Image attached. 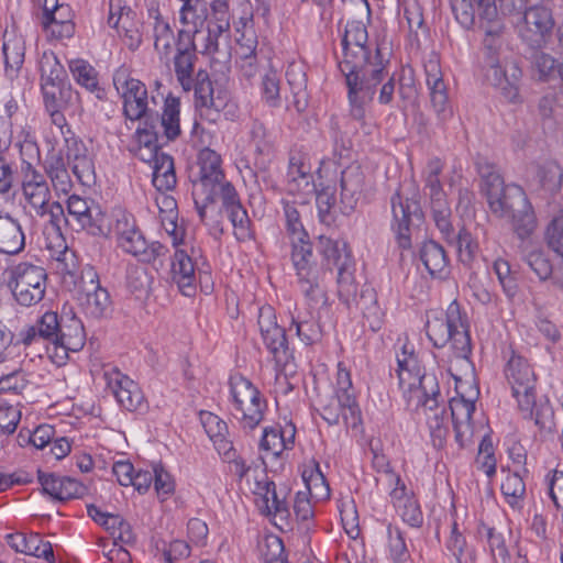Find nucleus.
I'll return each instance as SVG.
<instances>
[{"label": "nucleus", "instance_id": "4d7b16f0", "mask_svg": "<svg viewBox=\"0 0 563 563\" xmlns=\"http://www.w3.org/2000/svg\"><path fill=\"white\" fill-rule=\"evenodd\" d=\"M456 357L468 358L472 353L471 335L465 314L462 313V327L452 331L450 341Z\"/></svg>", "mask_w": 563, "mask_h": 563}, {"label": "nucleus", "instance_id": "6ab92c4d", "mask_svg": "<svg viewBox=\"0 0 563 563\" xmlns=\"http://www.w3.org/2000/svg\"><path fill=\"white\" fill-rule=\"evenodd\" d=\"M37 477L43 493L58 501L81 498L87 492V487L82 483L69 476L38 471Z\"/></svg>", "mask_w": 563, "mask_h": 563}, {"label": "nucleus", "instance_id": "9b49d317", "mask_svg": "<svg viewBox=\"0 0 563 563\" xmlns=\"http://www.w3.org/2000/svg\"><path fill=\"white\" fill-rule=\"evenodd\" d=\"M347 87V99L350 103V115L356 121H364L365 107L369 103L376 92L377 85L384 81L387 76L385 66L376 64L369 69V75H343Z\"/></svg>", "mask_w": 563, "mask_h": 563}, {"label": "nucleus", "instance_id": "de8ad7c7", "mask_svg": "<svg viewBox=\"0 0 563 563\" xmlns=\"http://www.w3.org/2000/svg\"><path fill=\"white\" fill-rule=\"evenodd\" d=\"M511 530L500 531L496 528L487 529V541L497 563H511V556L508 549V541L511 539Z\"/></svg>", "mask_w": 563, "mask_h": 563}, {"label": "nucleus", "instance_id": "f3484780", "mask_svg": "<svg viewBox=\"0 0 563 563\" xmlns=\"http://www.w3.org/2000/svg\"><path fill=\"white\" fill-rule=\"evenodd\" d=\"M457 395L450 400V410L455 440L461 448H464L471 442L474 432L472 416L475 411V399L465 398L460 391Z\"/></svg>", "mask_w": 563, "mask_h": 563}, {"label": "nucleus", "instance_id": "5701e85b", "mask_svg": "<svg viewBox=\"0 0 563 563\" xmlns=\"http://www.w3.org/2000/svg\"><path fill=\"white\" fill-rule=\"evenodd\" d=\"M355 303L356 308L362 311L363 327H368L372 332H377L382 329L384 323L385 312L378 305L377 294L375 289L368 285H364L361 292L357 294V286L355 285V295L351 296L350 303Z\"/></svg>", "mask_w": 563, "mask_h": 563}, {"label": "nucleus", "instance_id": "a18cd8bd", "mask_svg": "<svg viewBox=\"0 0 563 563\" xmlns=\"http://www.w3.org/2000/svg\"><path fill=\"white\" fill-rule=\"evenodd\" d=\"M398 367L396 369L399 387L404 394L410 395V382H413L415 373L421 371L418 365L417 356L413 351H408L407 345H404L401 356L397 355Z\"/></svg>", "mask_w": 563, "mask_h": 563}, {"label": "nucleus", "instance_id": "9d476101", "mask_svg": "<svg viewBox=\"0 0 563 563\" xmlns=\"http://www.w3.org/2000/svg\"><path fill=\"white\" fill-rule=\"evenodd\" d=\"M77 301L82 312L92 319L106 318L111 312L110 294L100 285L99 275L91 266L81 271L77 283Z\"/></svg>", "mask_w": 563, "mask_h": 563}, {"label": "nucleus", "instance_id": "13d9d810", "mask_svg": "<svg viewBox=\"0 0 563 563\" xmlns=\"http://www.w3.org/2000/svg\"><path fill=\"white\" fill-rule=\"evenodd\" d=\"M493 269L507 297L512 298L518 292V284L515 274L511 272L508 261L497 258L493 264Z\"/></svg>", "mask_w": 563, "mask_h": 563}, {"label": "nucleus", "instance_id": "bf43d9fd", "mask_svg": "<svg viewBox=\"0 0 563 563\" xmlns=\"http://www.w3.org/2000/svg\"><path fill=\"white\" fill-rule=\"evenodd\" d=\"M318 216L322 223L331 224L334 221L333 208L335 205L334 190L331 187L316 190Z\"/></svg>", "mask_w": 563, "mask_h": 563}, {"label": "nucleus", "instance_id": "bb28decb", "mask_svg": "<svg viewBox=\"0 0 563 563\" xmlns=\"http://www.w3.org/2000/svg\"><path fill=\"white\" fill-rule=\"evenodd\" d=\"M26 42L22 34L14 30L3 34L2 53L4 56V70L10 79L18 77L25 58Z\"/></svg>", "mask_w": 563, "mask_h": 563}, {"label": "nucleus", "instance_id": "f257e3e1", "mask_svg": "<svg viewBox=\"0 0 563 563\" xmlns=\"http://www.w3.org/2000/svg\"><path fill=\"white\" fill-rule=\"evenodd\" d=\"M479 7V27L484 31L483 63L486 68V79L500 90L509 102L519 99V87L522 70L515 62L500 60L503 46V21L499 19L498 7L495 0H476Z\"/></svg>", "mask_w": 563, "mask_h": 563}, {"label": "nucleus", "instance_id": "603ef678", "mask_svg": "<svg viewBox=\"0 0 563 563\" xmlns=\"http://www.w3.org/2000/svg\"><path fill=\"white\" fill-rule=\"evenodd\" d=\"M44 106L67 107L71 102L73 89L69 82L41 85Z\"/></svg>", "mask_w": 563, "mask_h": 563}, {"label": "nucleus", "instance_id": "0e129e2a", "mask_svg": "<svg viewBox=\"0 0 563 563\" xmlns=\"http://www.w3.org/2000/svg\"><path fill=\"white\" fill-rule=\"evenodd\" d=\"M43 27L56 40L70 38L75 33V23L71 20H57L56 14L42 20Z\"/></svg>", "mask_w": 563, "mask_h": 563}, {"label": "nucleus", "instance_id": "2eb2a0df", "mask_svg": "<svg viewBox=\"0 0 563 563\" xmlns=\"http://www.w3.org/2000/svg\"><path fill=\"white\" fill-rule=\"evenodd\" d=\"M258 327L263 343L277 364H284L288 360V341L286 331L276 322L275 310L265 306L258 312Z\"/></svg>", "mask_w": 563, "mask_h": 563}, {"label": "nucleus", "instance_id": "f03ea898", "mask_svg": "<svg viewBox=\"0 0 563 563\" xmlns=\"http://www.w3.org/2000/svg\"><path fill=\"white\" fill-rule=\"evenodd\" d=\"M482 191L493 214L505 219L522 242L536 231L538 220L526 192L520 186L505 185L499 172L482 179Z\"/></svg>", "mask_w": 563, "mask_h": 563}, {"label": "nucleus", "instance_id": "4be33fe9", "mask_svg": "<svg viewBox=\"0 0 563 563\" xmlns=\"http://www.w3.org/2000/svg\"><path fill=\"white\" fill-rule=\"evenodd\" d=\"M106 376L108 386L122 408L128 411H137L144 407L143 393L134 380L119 371Z\"/></svg>", "mask_w": 563, "mask_h": 563}, {"label": "nucleus", "instance_id": "a211bd4d", "mask_svg": "<svg viewBox=\"0 0 563 563\" xmlns=\"http://www.w3.org/2000/svg\"><path fill=\"white\" fill-rule=\"evenodd\" d=\"M456 327H462V311L460 303L453 300L443 316L427 321L426 332L433 346L440 349L449 343Z\"/></svg>", "mask_w": 563, "mask_h": 563}, {"label": "nucleus", "instance_id": "393cba45", "mask_svg": "<svg viewBox=\"0 0 563 563\" xmlns=\"http://www.w3.org/2000/svg\"><path fill=\"white\" fill-rule=\"evenodd\" d=\"M287 190L292 195H311L316 192L311 167L305 162L300 153L291 154L289 157Z\"/></svg>", "mask_w": 563, "mask_h": 563}, {"label": "nucleus", "instance_id": "cd10ccee", "mask_svg": "<svg viewBox=\"0 0 563 563\" xmlns=\"http://www.w3.org/2000/svg\"><path fill=\"white\" fill-rule=\"evenodd\" d=\"M5 540L9 547L15 552L42 558L46 561L54 559L51 542H44L38 533H31L29 537L21 532L9 533Z\"/></svg>", "mask_w": 563, "mask_h": 563}, {"label": "nucleus", "instance_id": "b1692460", "mask_svg": "<svg viewBox=\"0 0 563 563\" xmlns=\"http://www.w3.org/2000/svg\"><path fill=\"white\" fill-rule=\"evenodd\" d=\"M341 209L344 214L353 212L363 194L365 175L362 167L351 164L341 173Z\"/></svg>", "mask_w": 563, "mask_h": 563}, {"label": "nucleus", "instance_id": "3c124183", "mask_svg": "<svg viewBox=\"0 0 563 563\" xmlns=\"http://www.w3.org/2000/svg\"><path fill=\"white\" fill-rule=\"evenodd\" d=\"M230 463L231 472L239 477L240 481L246 478L247 481L252 476L254 478L255 487L257 483H261V479H265L266 472L265 468L262 467L264 462L261 464L256 461H252L251 463H246L244 459L241 456H234L228 461Z\"/></svg>", "mask_w": 563, "mask_h": 563}, {"label": "nucleus", "instance_id": "e2e57ef3", "mask_svg": "<svg viewBox=\"0 0 563 563\" xmlns=\"http://www.w3.org/2000/svg\"><path fill=\"white\" fill-rule=\"evenodd\" d=\"M532 51V65L538 70L540 79L548 80L556 70L561 75L563 66L558 68L559 65L555 58L540 49Z\"/></svg>", "mask_w": 563, "mask_h": 563}, {"label": "nucleus", "instance_id": "72a5a7b5", "mask_svg": "<svg viewBox=\"0 0 563 563\" xmlns=\"http://www.w3.org/2000/svg\"><path fill=\"white\" fill-rule=\"evenodd\" d=\"M85 345V331L81 321L73 316L65 322L62 317V327L58 331V340L55 343L56 347H62L66 352H77Z\"/></svg>", "mask_w": 563, "mask_h": 563}, {"label": "nucleus", "instance_id": "c85d7f7f", "mask_svg": "<svg viewBox=\"0 0 563 563\" xmlns=\"http://www.w3.org/2000/svg\"><path fill=\"white\" fill-rule=\"evenodd\" d=\"M172 279L185 296L196 291L195 264L186 251L177 249L172 260Z\"/></svg>", "mask_w": 563, "mask_h": 563}, {"label": "nucleus", "instance_id": "09e8293b", "mask_svg": "<svg viewBox=\"0 0 563 563\" xmlns=\"http://www.w3.org/2000/svg\"><path fill=\"white\" fill-rule=\"evenodd\" d=\"M521 411L533 418L536 426H538L541 431L552 433L556 430L554 409L548 399L540 400L539 402L536 401V405L531 406V409Z\"/></svg>", "mask_w": 563, "mask_h": 563}, {"label": "nucleus", "instance_id": "49530a36", "mask_svg": "<svg viewBox=\"0 0 563 563\" xmlns=\"http://www.w3.org/2000/svg\"><path fill=\"white\" fill-rule=\"evenodd\" d=\"M430 90L431 104L438 115L440 122H445L452 115L449 107L448 89L443 78L427 82Z\"/></svg>", "mask_w": 563, "mask_h": 563}, {"label": "nucleus", "instance_id": "6e6d98bb", "mask_svg": "<svg viewBox=\"0 0 563 563\" xmlns=\"http://www.w3.org/2000/svg\"><path fill=\"white\" fill-rule=\"evenodd\" d=\"M173 42L174 33L170 25L157 16L154 25V48L161 58L169 57Z\"/></svg>", "mask_w": 563, "mask_h": 563}, {"label": "nucleus", "instance_id": "a19ab883", "mask_svg": "<svg viewBox=\"0 0 563 563\" xmlns=\"http://www.w3.org/2000/svg\"><path fill=\"white\" fill-rule=\"evenodd\" d=\"M38 64L41 85L69 82L66 69L53 52H44Z\"/></svg>", "mask_w": 563, "mask_h": 563}, {"label": "nucleus", "instance_id": "a878e982", "mask_svg": "<svg viewBox=\"0 0 563 563\" xmlns=\"http://www.w3.org/2000/svg\"><path fill=\"white\" fill-rule=\"evenodd\" d=\"M59 327H62V317L59 318L56 312L46 311L35 324L20 331L19 342L31 345L38 340H44L55 345Z\"/></svg>", "mask_w": 563, "mask_h": 563}, {"label": "nucleus", "instance_id": "37998d69", "mask_svg": "<svg viewBox=\"0 0 563 563\" xmlns=\"http://www.w3.org/2000/svg\"><path fill=\"white\" fill-rule=\"evenodd\" d=\"M536 179L545 192L555 194L562 186L563 169L556 162H547L536 167Z\"/></svg>", "mask_w": 563, "mask_h": 563}, {"label": "nucleus", "instance_id": "ddd939ff", "mask_svg": "<svg viewBox=\"0 0 563 563\" xmlns=\"http://www.w3.org/2000/svg\"><path fill=\"white\" fill-rule=\"evenodd\" d=\"M554 24L551 9L534 4L525 12L517 27L523 43L531 49H540L548 43Z\"/></svg>", "mask_w": 563, "mask_h": 563}, {"label": "nucleus", "instance_id": "4c0bfd02", "mask_svg": "<svg viewBox=\"0 0 563 563\" xmlns=\"http://www.w3.org/2000/svg\"><path fill=\"white\" fill-rule=\"evenodd\" d=\"M254 494L263 496L265 504V514L279 516L280 518H287L289 510L285 498H280L276 492V485L273 481H268L267 475L265 479H261L257 486L253 490Z\"/></svg>", "mask_w": 563, "mask_h": 563}, {"label": "nucleus", "instance_id": "423d86ee", "mask_svg": "<svg viewBox=\"0 0 563 563\" xmlns=\"http://www.w3.org/2000/svg\"><path fill=\"white\" fill-rule=\"evenodd\" d=\"M317 247L323 255L329 268L336 267L339 297L345 305H349L351 296L355 295V283L353 277L354 262L347 243L343 240H332L320 235Z\"/></svg>", "mask_w": 563, "mask_h": 563}, {"label": "nucleus", "instance_id": "2f4dec72", "mask_svg": "<svg viewBox=\"0 0 563 563\" xmlns=\"http://www.w3.org/2000/svg\"><path fill=\"white\" fill-rule=\"evenodd\" d=\"M67 165L62 151L49 152L44 163L45 172L54 189L65 195H67L73 187Z\"/></svg>", "mask_w": 563, "mask_h": 563}, {"label": "nucleus", "instance_id": "c756f323", "mask_svg": "<svg viewBox=\"0 0 563 563\" xmlns=\"http://www.w3.org/2000/svg\"><path fill=\"white\" fill-rule=\"evenodd\" d=\"M25 247V235L21 224L10 214H0V253L16 255Z\"/></svg>", "mask_w": 563, "mask_h": 563}, {"label": "nucleus", "instance_id": "ea45409f", "mask_svg": "<svg viewBox=\"0 0 563 563\" xmlns=\"http://www.w3.org/2000/svg\"><path fill=\"white\" fill-rule=\"evenodd\" d=\"M291 261L297 276H306L309 272L316 271L312 262V244L309 235L291 239Z\"/></svg>", "mask_w": 563, "mask_h": 563}, {"label": "nucleus", "instance_id": "4468645a", "mask_svg": "<svg viewBox=\"0 0 563 563\" xmlns=\"http://www.w3.org/2000/svg\"><path fill=\"white\" fill-rule=\"evenodd\" d=\"M113 84L123 98V112L126 119L135 121L158 112L148 108L147 89L135 78H128L124 71L113 77Z\"/></svg>", "mask_w": 563, "mask_h": 563}, {"label": "nucleus", "instance_id": "680f3d73", "mask_svg": "<svg viewBox=\"0 0 563 563\" xmlns=\"http://www.w3.org/2000/svg\"><path fill=\"white\" fill-rule=\"evenodd\" d=\"M113 223L110 233H113L119 242L121 238L132 234L133 231L139 230L134 217L125 210L118 209L113 212Z\"/></svg>", "mask_w": 563, "mask_h": 563}, {"label": "nucleus", "instance_id": "69168bd1", "mask_svg": "<svg viewBox=\"0 0 563 563\" xmlns=\"http://www.w3.org/2000/svg\"><path fill=\"white\" fill-rule=\"evenodd\" d=\"M292 325L296 328V334L306 345H311L320 340L321 330L313 319L292 318Z\"/></svg>", "mask_w": 563, "mask_h": 563}, {"label": "nucleus", "instance_id": "79ce46f5", "mask_svg": "<svg viewBox=\"0 0 563 563\" xmlns=\"http://www.w3.org/2000/svg\"><path fill=\"white\" fill-rule=\"evenodd\" d=\"M506 503L515 510L523 508L526 484L518 473H508L500 486Z\"/></svg>", "mask_w": 563, "mask_h": 563}, {"label": "nucleus", "instance_id": "473e14b6", "mask_svg": "<svg viewBox=\"0 0 563 563\" xmlns=\"http://www.w3.org/2000/svg\"><path fill=\"white\" fill-rule=\"evenodd\" d=\"M89 205L88 210L76 214L74 220L82 230H86L91 235L108 236L111 228L101 206L95 200H91Z\"/></svg>", "mask_w": 563, "mask_h": 563}, {"label": "nucleus", "instance_id": "7ed1b4c3", "mask_svg": "<svg viewBox=\"0 0 563 563\" xmlns=\"http://www.w3.org/2000/svg\"><path fill=\"white\" fill-rule=\"evenodd\" d=\"M198 164L200 167L199 181L194 185V188L219 192L221 209L232 223L236 240L245 242L254 239V232L251 228L252 221L242 206L234 186L225 180L224 173L221 169L220 155L216 151L206 147L199 153Z\"/></svg>", "mask_w": 563, "mask_h": 563}, {"label": "nucleus", "instance_id": "864d4df0", "mask_svg": "<svg viewBox=\"0 0 563 563\" xmlns=\"http://www.w3.org/2000/svg\"><path fill=\"white\" fill-rule=\"evenodd\" d=\"M260 552L264 563H289L285 554L284 542L277 536H266L260 544Z\"/></svg>", "mask_w": 563, "mask_h": 563}, {"label": "nucleus", "instance_id": "8fccbe9b", "mask_svg": "<svg viewBox=\"0 0 563 563\" xmlns=\"http://www.w3.org/2000/svg\"><path fill=\"white\" fill-rule=\"evenodd\" d=\"M208 25L212 32L224 33L230 31L231 14L229 0H212L208 10Z\"/></svg>", "mask_w": 563, "mask_h": 563}, {"label": "nucleus", "instance_id": "5fc2aeb1", "mask_svg": "<svg viewBox=\"0 0 563 563\" xmlns=\"http://www.w3.org/2000/svg\"><path fill=\"white\" fill-rule=\"evenodd\" d=\"M452 12L456 21L465 29L475 24L476 15L479 18V7L476 0H450Z\"/></svg>", "mask_w": 563, "mask_h": 563}, {"label": "nucleus", "instance_id": "f704fd0d", "mask_svg": "<svg viewBox=\"0 0 563 563\" xmlns=\"http://www.w3.org/2000/svg\"><path fill=\"white\" fill-rule=\"evenodd\" d=\"M346 382L340 387V418L342 417L346 428L356 429L362 424V412L354 394L351 391L352 382L344 374Z\"/></svg>", "mask_w": 563, "mask_h": 563}, {"label": "nucleus", "instance_id": "6e6552de", "mask_svg": "<svg viewBox=\"0 0 563 563\" xmlns=\"http://www.w3.org/2000/svg\"><path fill=\"white\" fill-rule=\"evenodd\" d=\"M393 223L391 228L396 233L397 243L400 249L411 247V235L418 230L423 221L424 214L420 202L416 197H406L399 190L390 198Z\"/></svg>", "mask_w": 563, "mask_h": 563}, {"label": "nucleus", "instance_id": "c03bdc74", "mask_svg": "<svg viewBox=\"0 0 563 563\" xmlns=\"http://www.w3.org/2000/svg\"><path fill=\"white\" fill-rule=\"evenodd\" d=\"M406 486L401 484V487H396L391 492V497L398 501H402V504L398 505L402 520L411 527L419 528L423 523L422 511L417 500L409 497L404 498Z\"/></svg>", "mask_w": 563, "mask_h": 563}, {"label": "nucleus", "instance_id": "1a4fd4ad", "mask_svg": "<svg viewBox=\"0 0 563 563\" xmlns=\"http://www.w3.org/2000/svg\"><path fill=\"white\" fill-rule=\"evenodd\" d=\"M230 385L234 405L233 416L240 420L243 429H255L263 420L266 408L261 391L244 377L232 379Z\"/></svg>", "mask_w": 563, "mask_h": 563}, {"label": "nucleus", "instance_id": "0eeeda50", "mask_svg": "<svg viewBox=\"0 0 563 563\" xmlns=\"http://www.w3.org/2000/svg\"><path fill=\"white\" fill-rule=\"evenodd\" d=\"M46 280L47 274L43 267L20 263L10 271L8 286L20 306L31 307L44 298Z\"/></svg>", "mask_w": 563, "mask_h": 563}, {"label": "nucleus", "instance_id": "052dcab7", "mask_svg": "<svg viewBox=\"0 0 563 563\" xmlns=\"http://www.w3.org/2000/svg\"><path fill=\"white\" fill-rule=\"evenodd\" d=\"M448 242L455 244L459 258L463 264H471V262L474 260L477 244L474 242L471 233L467 230L464 228L461 229L459 233L455 234V238Z\"/></svg>", "mask_w": 563, "mask_h": 563}, {"label": "nucleus", "instance_id": "dca6fc26", "mask_svg": "<svg viewBox=\"0 0 563 563\" xmlns=\"http://www.w3.org/2000/svg\"><path fill=\"white\" fill-rule=\"evenodd\" d=\"M197 60L195 34L186 30L178 31L174 70L178 82L185 91L191 90Z\"/></svg>", "mask_w": 563, "mask_h": 563}, {"label": "nucleus", "instance_id": "aec40b11", "mask_svg": "<svg viewBox=\"0 0 563 563\" xmlns=\"http://www.w3.org/2000/svg\"><path fill=\"white\" fill-rule=\"evenodd\" d=\"M439 396L440 387L437 377L433 374H421V371H417L413 382H410V395L407 396L408 405H415L416 408L423 407L432 411L438 409Z\"/></svg>", "mask_w": 563, "mask_h": 563}, {"label": "nucleus", "instance_id": "20e7f679", "mask_svg": "<svg viewBox=\"0 0 563 563\" xmlns=\"http://www.w3.org/2000/svg\"><path fill=\"white\" fill-rule=\"evenodd\" d=\"M368 34L366 26L360 21H351L345 25L341 41L343 59L339 68L343 75H369V69L382 63L385 67L388 60L382 57L380 49L376 47L375 55H371L366 45Z\"/></svg>", "mask_w": 563, "mask_h": 563}, {"label": "nucleus", "instance_id": "338daca9", "mask_svg": "<svg viewBox=\"0 0 563 563\" xmlns=\"http://www.w3.org/2000/svg\"><path fill=\"white\" fill-rule=\"evenodd\" d=\"M526 262L541 280H547L552 276V263L543 251L536 250L528 253L526 256Z\"/></svg>", "mask_w": 563, "mask_h": 563}, {"label": "nucleus", "instance_id": "412c9836", "mask_svg": "<svg viewBox=\"0 0 563 563\" xmlns=\"http://www.w3.org/2000/svg\"><path fill=\"white\" fill-rule=\"evenodd\" d=\"M191 89L195 91V106L200 110L201 115H206L210 121L216 122L224 102L221 98H214L213 86L208 71L200 69L196 74Z\"/></svg>", "mask_w": 563, "mask_h": 563}, {"label": "nucleus", "instance_id": "774afa93", "mask_svg": "<svg viewBox=\"0 0 563 563\" xmlns=\"http://www.w3.org/2000/svg\"><path fill=\"white\" fill-rule=\"evenodd\" d=\"M545 242L554 253L563 256V217H555L548 224L545 234Z\"/></svg>", "mask_w": 563, "mask_h": 563}, {"label": "nucleus", "instance_id": "f8f14e48", "mask_svg": "<svg viewBox=\"0 0 563 563\" xmlns=\"http://www.w3.org/2000/svg\"><path fill=\"white\" fill-rule=\"evenodd\" d=\"M505 375L511 387L512 396L520 410H529L536 405V375L527 360L512 352L507 362Z\"/></svg>", "mask_w": 563, "mask_h": 563}, {"label": "nucleus", "instance_id": "58836bf2", "mask_svg": "<svg viewBox=\"0 0 563 563\" xmlns=\"http://www.w3.org/2000/svg\"><path fill=\"white\" fill-rule=\"evenodd\" d=\"M69 70L78 85L96 93L98 99L103 97V89L99 87L97 70L85 59L69 62Z\"/></svg>", "mask_w": 563, "mask_h": 563}, {"label": "nucleus", "instance_id": "7c9ffc66", "mask_svg": "<svg viewBox=\"0 0 563 563\" xmlns=\"http://www.w3.org/2000/svg\"><path fill=\"white\" fill-rule=\"evenodd\" d=\"M419 256L432 277L444 278L449 274V258L445 250L433 240L422 244Z\"/></svg>", "mask_w": 563, "mask_h": 563}, {"label": "nucleus", "instance_id": "e433bc0d", "mask_svg": "<svg viewBox=\"0 0 563 563\" xmlns=\"http://www.w3.org/2000/svg\"><path fill=\"white\" fill-rule=\"evenodd\" d=\"M22 189L25 199L35 209L38 216H44L48 212L54 216L55 210L63 213V208L59 202L55 201L49 203L51 191L47 184H41L38 186L33 184Z\"/></svg>", "mask_w": 563, "mask_h": 563}, {"label": "nucleus", "instance_id": "c9c22d12", "mask_svg": "<svg viewBox=\"0 0 563 563\" xmlns=\"http://www.w3.org/2000/svg\"><path fill=\"white\" fill-rule=\"evenodd\" d=\"M153 186L158 191H167L175 188L177 179L175 174L174 159L170 155L161 153L153 157Z\"/></svg>", "mask_w": 563, "mask_h": 563}, {"label": "nucleus", "instance_id": "39448f33", "mask_svg": "<svg viewBox=\"0 0 563 563\" xmlns=\"http://www.w3.org/2000/svg\"><path fill=\"white\" fill-rule=\"evenodd\" d=\"M179 112V98L168 93L164 100V109L161 115L150 114V117L141 119L143 126H139L135 134L140 147L150 151V159L162 153L158 143L161 129L168 141H174L180 135Z\"/></svg>", "mask_w": 563, "mask_h": 563}]
</instances>
